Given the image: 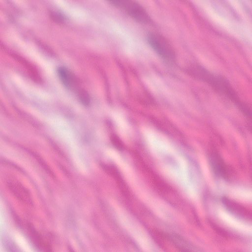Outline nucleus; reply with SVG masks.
Instances as JSON below:
<instances>
[{"mask_svg": "<svg viewBox=\"0 0 252 252\" xmlns=\"http://www.w3.org/2000/svg\"><path fill=\"white\" fill-rule=\"evenodd\" d=\"M210 160L217 177L229 183L237 181L238 178L237 171L233 167L226 165L223 162L220 154L216 150H213L210 154Z\"/></svg>", "mask_w": 252, "mask_h": 252, "instance_id": "nucleus-1", "label": "nucleus"}, {"mask_svg": "<svg viewBox=\"0 0 252 252\" xmlns=\"http://www.w3.org/2000/svg\"><path fill=\"white\" fill-rule=\"evenodd\" d=\"M15 221L25 230L27 235L39 252H53L51 246L45 239L37 232L30 221L22 222L17 216L14 217Z\"/></svg>", "mask_w": 252, "mask_h": 252, "instance_id": "nucleus-2", "label": "nucleus"}, {"mask_svg": "<svg viewBox=\"0 0 252 252\" xmlns=\"http://www.w3.org/2000/svg\"><path fill=\"white\" fill-rule=\"evenodd\" d=\"M115 6L126 10L127 14L136 20L146 22L149 18L144 9L138 3L129 0H108Z\"/></svg>", "mask_w": 252, "mask_h": 252, "instance_id": "nucleus-3", "label": "nucleus"}, {"mask_svg": "<svg viewBox=\"0 0 252 252\" xmlns=\"http://www.w3.org/2000/svg\"><path fill=\"white\" fill-rule=\"evenodd\" d=\"M58 73L65 89L72 95H79V81L77 76L72 75L67 68L60 67Z\"/></svg>", "mask_w": 252, "mask_h": 252, "instance_id": "nucleus-4", "label": "nucleus"}, {"mask_svg": "<svg viewBox=\"0 0 252 252\" xmlns=\"http://www.w3.org/2000/svg\"><path fill=\"white\" fill-rule=\"evenodd\" d=\"M221 202L224 206L229 211L244 218L252 220V212L240 205L228 199L226 197L221 199Z\"/></svg>", "mask_w": 252, "mask_h": 252, "instance_id": "nucleus-5", "label": "nucleus"}, {"mask_svg": "<svg viewBox=\"0 0 252 252\" xmlns=\"http://www.w3.org/2000/svg\"><path fill=\"white\" fill-rule=\"evenodd\" d=\"M153 123L158 129L165 132L171 136H175L179 132L176 128L168 121L154 119Z\"/></svg>", "mask_w": 252, "mask_h": 252, "instance_id": "nucleus-6", "label": "nucleus"}, {"mask_svg": "<svg viewBox=\"0 0 252 252\" xmlns=\"http://www.w3.org/2000/svg\"><path fill=\"white\" fill-rule=\"evenodd\" d=\"M101 166L107 173L111 175L117 180L120 184V186H125L120 173L112 163L102 162L101 163Z\"/></svg>", "mask_w": 252, "mask_h": 252, "instance_id": "nucleus-7", "label": "nucleus"}, {"mask_svg": "<svg viewBox=\"0 0 252 252\" xmlns=\"http://www.w3.org/2000/svg\"><path fill=\"white\" fill-rule=\"evenodd\" d=\"M19 58L21 59L23 61V63H25L26 69L28 72V75L34 81L37 83H39L41 81V78L35 66L22 58L19 57ZM17 59H19V57H17Z\"/></svg>", "mask_w": 252, "mask_h": 252, "instance_id": "nucleus-8", "label": "nucleus"}, {"mask_svg": "<svg viewBox=\"0 0 252 252\" xmlns=\"http://www.w3.org/2000/svg\"><path fill=\"white\" fill-rule=\"evenodd\" d=\"M149 42L153 48H154L159 53L162 54L161 49H162L164 45L163 40L161 37H151L149 39Z\"/></svg>", "mask_w": 252, "mask_h": 252, "instance_id": "nucleus-9", "label": "nucleus"}, {"mask_svg": "<svg viewBox=\"0 0 252 252\" xmlns=\"http://www.w3.org/2000/svg\"><path fill=\"white\" fill-rule=\"evenodd\" d=\"M110 140L114 146L119 150H123L124 145L118 136L113 132L111 133Z\"/></svg>", "mask_w": 252, "mask_h": 252, "instance_id": "nucleus-10", "label": "nucleus"}, {"mask_svg": "<svg viewBox=\"0 0 252 252\" xmlns=\"http://www.w3.org/2000/svg\"><path fill=\"white\" fill-rule=\"evenodd\" d=\"M90 102V99L87 92L80 87V103L85 106H87Z\"/></svg>", "mask_w": 252, "mask_h": 252, "instance_id": "nucleus-11", "label": "nucleus"}, {"mask_svg": "<svg viewBox=\"0 0 252 252\" xmlns=\"http://www.w3.org/2000/svg\"><path fill=\"white\" fill-rule=\"evenodd\" d=\"M39 47L43 52L47 56H50L52 54V49L46 44L42 42H39Z\"/></svg>", "mask_w": 252, "mask_h": 252, "instance_id": "nucleus-12", "label": "nucleus"}, {"mask_svg": "<svg viewBox=\"0 0 252 252\" xmlns=\"http://www.w3.org/2000/svg\"><path fill=\"white\" fill-rule=\"evenodd\" d=\"M211 225L219 234L224 236L226 235V231L219 224L216 222H211Z\"/></svg>", "mask_w": 252, "mask_h": 252, "instance_id": "nucleus-13", "label": "nucleus"}, {"mask_svg": "<svg viewBox=\"0 0 252 252\" xmlns=\"http://www.w3.org/2000/svg\"><path fill=\"white\" fill-rule=\"evenodd\" d=\"M221 90L228 97L230 98L233 97V95L234 94V92L229 86L225 85L222 87Z\"/></svg>", "mask_w": 252, "mask_h": 252, "instance_id": "nucleus-14", "label": "nucleus"}, {"mask_svg": "<svg viewBox=\"0 0 252 252\" xmlns=\"http://www.w3.org/2000/svg\"><path fill=\"white\" fill-rule=\"evenodd\" d=\"M134 157L137 160V164H141V166H143L144 168H145L146 170H149V172H150L151 170V166H150L149 167V165L145 160H144L143 158L140 157V158H139L136 155H134Z\"/></svg>", "mask_w": 252, "mask_h": 252, "instance_id": "nucleus-15", "label": "nucleus"}, {"mask_svg": "<svg viewBox=\"0 0 252 252\" xmlns=\"http://www.w3.org/2000/svg\"><path fill=\"white\" fill-rule=\"evenodd\" d=\"M51 17L53 20L57 23L62 22L63 19L62 15L59 12H53L52 13Z\"/></svg>", "mask_w": 252, "mask_h": 252, "instance_id": "nucleus-16", "label": "nucleus"}, {"mask_svg": "<svg viewBox=\"0 0 252 252\" xmlns=\"http://www.w3.org/2000/svg\"><path fill=\"white\" fill-rule=\"evenodd\" d=\"M162 188H163L162 189H164L165 192H167V193L169 194L170 196L174 195V190L172 189H170L164 185L163 186Z\"/></svg>", "mask_w": 252, "mask_h": 252, "instance_id": "nucleus-17", "label": "nucleus"}, {"mask_svg": "<svg viewBox=\"0 0 252 252\" xmlns=\"http://www.w3.org/2000/svg\"><path fill=\"white\" fill-rule=\"evenodd\" d=\"M5 247L6 249L9 252H15V249L11 243H8L5 245Z\"/></svg>", "mask_w": 252, "mask_h": 252, "instance_id": "nucleus-18", "label": "nucleus"}, {"mask_svg": "<svg viewBox=\"0 0 252 252\" xmlns=\"http://www.w3.org/2000/svg\"><path fill=\"white\" fill-rule=\"evenodd\" d=\"M248 113H249V118L252 120V110L250 109L249 110V111L248 112Z\"/></svg>", "mask_w": 252, "mask_h": 252, "instance_id": "nucleus-19", "label": "nucleus"}, {"mask_svg": "<svg viewBox=\"0 0 252 252\" xmlns=\"http://www.w3.org/2000/svg\"><path fill=\"white\" fill-rule=\"evenodd\" d=\"M106 124H107V125L109 126H111L112 125L111 122L110 121H107L106 122Z\"/></svg>", "mask_w": 252, "mask_h": 252, "instance_id": "nucleus-20", "label": "nucleus"}, {"mask_svg": "<svg viewBox=\"0 0 252 252\" xmlns=\"http://www.w3.org/2000/svg\"><path fill=\"white\" fill-rule=\"evenodd\" d=\"M201 70H202L203 72H206V71H205V70L204 69V68H203L201 67Z\"/></svg>", "mask_w": 252, "mask_h": 252, "instance_id": "nucleus-21", "label": "nucleus"}, {"mask_svg": "<svg viewBox=\"0 0 252 252\" xmlns=\"http://www.w3.org/2000/svg\"><path fill=\"white\" fill-rule=\"evenodd\" d=\"M69 252H74V251L73 250V249H70Z\"/></svg>", "mask_w": 252, "mask_h": 252, "instance_id": "nucleus-22", "label": "nucleus"}, {"mask_svg": "<svg viewBox=\"0 0 252 252\" xmlns=\"http://www.w3.org/2000/svg\"><path fill=\"white\" fill-rule=\"evenodd\" d=\"M152 174L153 175V176L156 175L155 173L154 172H153V170H152Z\"/></svg>", "mask_w": 252, "mask_h": 252, "instance_id": "nucleus-23", "label": "nucleus"}]
</instances>
